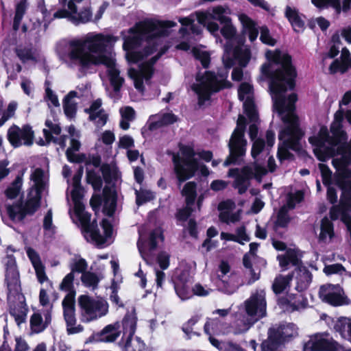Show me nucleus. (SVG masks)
Segmentation results:
<instances>
[{"mask_svg":"<svg viewBox=\"0 0 351 351\" xmlns=\"http://www.w3.org/2000/svg\"><path fill=\"white\" fill-rule=\"evenodd\" d=\"M266 56L271 63L263 64L262 71L272 77L270 88L273 94L274 106L284 123V127L278 135L280 143L278 146V157L282 160L291 156L288 149L299 150V141L302 136L298 117L294 112L297 95L291 93L287 98L284 96L288 88H294L296 72L291 64V56L288 54L277 51H268Z\"/></svg>","mask_w":351,"mask_h":351,"instance_id":"f257e3e1","label":"nucleus"},{"mask_svg":"<svg viewBox=\"0 0 351 351\" xmlns=\"http://www.w3.org/2000/svg\"><path fill=\"white\" fill-rule=\"evenodd\" d=\"M171 21H145L131 28L128 36H124L123 49L130 63H140L137 69L130 68L128 75L139 91L144 90V82L148 83L154 73L153 66L165 53L167 47H158L161 36L169 34L168 28L175 27Z\"/></svg>","mask_w":351,"mask_h":351,"instance_id":"f03ea898","label":"nucleus"},{"mask_svg":"<svg viewBox=\"0 0 351 351\" xmlns=\"http://www.w3.org/2000/svg\"><path fill=\"white\" fill-rule=\"evenodd\" d=\"M117 40V38L109 34L90 32L82 38L59 40L56 50L59 58L68 67L77 68L82 72L92 66L105 65L114 91L119 92L124 80L119 75L112 54L108 52V49Z\"/></svg>","mask_w":351,"mask_h":351,"instance_id":"7ed1b4c3","label":"nucleus"},{"mask_svg":"<svg viewBox=\"0 0 351 351\" xmlns=\"http://www.w3.org/2000/svg\"><path fill=\"white\" fill-rule=\"evenodd\" d=\"M31 186L24 205L15 204L7 206V212L12 221H19L26 215L33 214L40 206L43 193L48 187V175L40 168H36L30 174Z\"/></svg>","mask_w":351,"mask_h":351,"instance_id":"20e7f679","label":"nucleus"},{"mask_svg":"<svg viewBox=\"0 0 351 351\" xmlns=\"http://www.w3.org/2000/svg\"><path fill=\"white\" fill-rule=\"evenodd\" d=\"M179 147L180 152L172 154V160L174 172L180 182L193 177L197 170L202 176L209 174L207 167L197 160V154L191 146L180 145Z\"/></svg>","mask_w":351,"mask_h":351,"instance_id":"39448f33","label":"nucleus"},{"mask_svg":"<svg viewBox=\"0 0 351 351\" xmlns=\"http://www.w3.org/2000/svg\"><path fill=\"white\" fill-rule=\"evenodd\" d=\"M298 335V326L291 322L272 325L267 332V339L261 344L262 351H285L287 343Z\"/></svg>","mask_w":351,"mask_h":351,"instance_id":"423d86ee","label":"nucleus"},{"mask_svg":"<svg viewBox=\"0 0 351 351\" xmlns=\"http://www.w3.org/2000/svg\"><path fill=\"white\" fill-rule=\"evenodd\" d=\"M75 214L78 217L85 238L87 241H91L99 246H104L110 244L109 240L112 234V226L107 219H103L101 228L103 234L96 228L93 223H90V214L85 211L84 205L77 204L74 207Z\"/></svg>","mask_w":351,"mask_h":351,"instance_id":"0eeeda50","label":"nucleus"},{"mask_svg":"<svg viewBox=\"0 0 351 351\" xmlns=\"http://www.w3.org/2000/svg\"><path fill=\"white\" fill-rule=\"evenodd\" d=\"M337 186L341 189L342 195L339 204L331 208L330 217L333 220L341 218L346 224L351 239V217L349 215L351 210V173L349 171L343 169L339 171Z\"/></svg>","mask_w":351,"mask_h":351,"instance_id":"6e6552de","label":"nucleus"},{"mask_svg":"<svg viewBox=\"0 0 351 351\" xmlns=\"http://www.w3.org/2000/svg\"><path fill=\"white\" fill-rule=\"evenodd\" d=\"M228 72L223 71L215 75L210 72H205L204 75L199 73L196 77V83L192 86L193 90L198 96V104L202 106L209 100L210 95L226 86Z\"/></svg>","mask_w":351,"mask_h":351,"instance_id":"1a4fd4ad","label":"nucleus"},{"mask_svg":"<svg viewBox=\"0 0 351 351\" xmlns=\"http://www.w3.org/2000/svg\"><path fill=\"white\" fill-rule=\"evenodd\" d=\"M277 259L283 271L287 270L289 265L297 266L292 275L296 280L297 291H302L308 287L312 280V275L306 267L300 265V259L295 250H287L285 254L278 255Z\"/></svg>","mask_w":351,"mask_h":351,"instance_id":"9d476101","label":"nucleus"},{"mask_svg":"<svg viewBox=\"0 0 351 351\" xmlns=\"http://www.w3.org/2000/svg\"><path fill=\"white\" fill-rule=\"evenodd\" d=\"M5 282L8 291V303L11 307H23L24 296L20 293L19 272L16 267L15 258L12 256H8L5 260Z\"/></svg>","mask_w":351,"mask_h":351,"instance_id":"9b49d317","label":"nucleus"},{"mask_svg":"<svg viewBox=\"0 0 351 351\" xmlns=\"http://www.w3.org/2000/svg\"><path fill=\"white\" fill-rule=\"evenodd\" d=\"M245 129V118L240 114L237 120V127L228 143L230 154L223 162L224 166L237 163L241 158L245 154L247 141L244 136Z\"/></svg>","mask_w":351,"mask_h":351,"instance_id":"f8f14e48","label":"nucleus"},{"mask_svg":"<svg viewBox=\"0 0 351 351\" xmlns=\"http://www.w3.org/2000/svg\"><path fill=\"white\" fill-rule=\"evenodd\" d=\"M267 173L266 169L257 161L244 167L239 173L237 169H231L228 171V177L236 176L233 186L238 189L239 194L244 193L250 186V180L255 178L261 180Z\"/></svg>","mask_w":351,"mask_h":351,"instance_id":"ddd939ff","label":"nucleus"},{"mask_svg":"<svg viewBox=\"0 0 351 351\" xmlns=\"http://www.w3.org/2000/svg\"><path fill=\"white\" fill-rule=\"evenodd\" d=\"M92 16L93 14L89 5H86L78 11V6L73 7L72 3H71L67 10H59L53 14V18H66L69 21L76 25L90 22L92 19Z\"/></svg>","mask_w":351,"mask_h":351,"instance_id":"4468645a","label":"nucleus"},{"mask_svg":"<svg viewBox=\"0 0 351 351\" xmlns=\"http://www.w3.org/2000/svg\"><path fill=\"white\" fill-rule=\"evenodd\" d=\"M7 136L14 147L30 146L34 142V132L28 125H25L22 128L13 125L8 129Z\"/></svg>","mask_w":351,"mask_h":351,"instance_id":"2eb2a0df","label":"nucleus"},{"mask_svg":"<svg viewBox=\"0 0 351 351\" xmlns=\"http://www.w3.org/2000/svg\"><path fill=\"white\" fill-rule=\"evenodd\" d=\"M341 349V346L327 333L312 336L304 346V351H340Z\"/></svg>","mask_w":351,"mask_h":351,"instance_id":"dca6fc26","label":"nucleus"},{"mask_svg":"<svg viewBox=\"0 0 351 351\" xmlns=\"http://www.w3.org/2000/svg\"><path fill=\"white\" fill-rule=\"evenodd\" d=\"M138 233V249L141 257L148 263L149 253L156 249L158 241L163 240L162 232L160 228H156L150 233L148 241L146 240L142 230H139Z\"/></svg>","mask_w":351,"mask_h":351,"instance_id":"f3484780","label":"nucleus"},{"mask_svg":"<svg viewBox=\"0 0 351 351\" xmlns=\"http://www.w3.org/2000/svg\"><path fill=\"white\" fill-rule=\"evenodd\" d=\"M174 277V287L178 297L182 300L189 298L191 295V277L189 269L185 266L178 267L175 271Z\"/></svg>","mask_w":351,"mask_h":351,"instance_id":"a211bd4d","label":"nucleus"},{"mask_svg":"<svg viewBox=\"0 0 351 351\" xmlns=\"http://www.w3.org/2000/svg\"><path fill=\"white\" fill-rule=\"evenodd\" d=\"M320 298L332 306H348L350 300L344 295L343 291L339 285H326L320 287Z\"/></svg>","mask_w":351,"mask_h":351,"instance_id":"6ab92c4d","label":"nucleus"},{"mask_svg":"<svg viewBox=\"0 0 351 351\" xmlns=\"http://www.w3.org/2000/svg\"><path fill=\"white\" fill-rule=\"evenodd\" d=\"M239 98L243 101V108L245 114L251 121H256L257 112L254 103V93L252 86L248 83H242L238 90Z\"/></svg>","mask_w":351,"mask_h":351,"instance_id":"aec40b11","label":"nucleus"},{"mask_svg":"<svg viewBox=\"0 0 351 351\" xmlns=\"http://www.w3.org/2000/svg\"><path fill=\"white\" fill-rule=\"evenodd\" d=\"M230 14L231 10L228 6L217 5L206 12H197L195 16L199 23H205L208 20H216L221 24L229 21L230 18L228 16Z\"/></svg>","mask_w":351,"mask_h":351,"instance_id":"412c9836","label":"nucleus"},{"mask_svg":"<svg viewBox=\"0 0 351 351\" xmlns=\"http://www.w3.org/2000/svg\"><path fill=\"white\" fill-rule=\"evenodd\" d=\"M223 25L221 29V33L226 38L227 43L224 46V54L223 56V62L226 69H230L233 66V61L230 58L231 47L234 46L233 38L236 35L237 30L231 23V19L227 23H221Z\"/></svg>","mask_w":351,"mask_h":351,"instance_id":"4be33fe9","label":"nucleus"},{"mask_svg":"<svg viewBox=\"0 0 351 351\" xmlns=\"http://www.w3.org/2000/svg\"><path fill=\"white\" fill-rule=\"evenodd\" d=\"M303 193L300 191L289 195L287 204L282 206L278 211L276 226L282 228L287 226L290 221L287 214L288 210L294 208L295 204L300 203L303 199Z\"/></svg>","mask_w":351,"mask_h":351,"instance_id":"5701e85b","label":"nucleus"},{"mask_svg":"<svg viewBox=\"0 0 351 351\" xmlns=\"http://www.w3.org/2000/svg\"><path fill=\"white\" fill-rule=\"evenodd\" d=\"M45 128L43 129V134L45 139H40L38 141V144L40 145H45L49 144L51 141L60 145L62 148L66 146V136H62L60 138H56L53 136V134L58 135L61 132V128L57 123H54L51 120H46Z\"/></svg>","mask_w":351,"mask_h":351,"instance_id":"b1692460","label":"nucleus"},{"mask_svg":"<svg viewBox=\"0 0 351 351\" xmlns=\"http://www.w3.org/2000/svg\"><path fill=\"white\" fill-rule=\"evenodd\" d=\"M101 106V99H97L91 103L89 108L84 110V112L89 115V120L98 128L104 127L108 119V114Z\"/></svg>","mask_w":351,"mask_h":351,"instance_id":"393cba45","label":"nucleus"},{"mask_svg":"<svg viewBox=\"0 0 351 351\" xmlns=\"http://www.w3.org/2000/svg\"><path fill=\"white\" fill-rule=\"evenodd\" d=\"M266 315V308H241L239 319L244 325L243 331L247 330L254 324Z\"/></svg>","mask_w":351,"mask_h":351,"instance_id":"a878e982","label":"nucleus"},{"mask_svg":"<svg viewBox=\"0 0 351 351\" xmlns=\"http://www.w3.org/2000/svg\"><path fill=\"white\" fill-rule=\"evenodd\" d=\"M235 207V203L230 199L220 202L218 205L219 219L228 224L238 221L239 220V215L234 212Z\"/></svg>","mask_w":351,"mask_h":351,"instance_id":"bb28decb","label":"nucleus"},{"mask_svg":"<svg viewBox=\"0 0 351 351\" xmlns=\"http://www.w3.org/2000/svg\"><path fill=\"white\" fill-rule=\"evenodd\" d=\"M266 138H267V145L262 138L256 139L252 145L251 154L254 159H255V162H258L256 160V157L261 154H268V150L269 148L272 147L274 142H275V134L271 130H267L266 133ZM260 164L259 162H258Z\"/></svg>","mask_w":351,"mask_h":351,"instance_id":"cd10ccee","label":"nucleus"},{"mask_svg":"<svg viewBox=\"0 0 351 351\" xmlns=\"http://www.w3.org/2000/svg\"><path fill=\"white\" fill-rule=\"evenodd\" d=\"M43 315L40 313H34L30 319L31 328L34 332L39 333L44 330L45 328L51 323V315L49 311H45Z\"/></svg>","mask_w":351,"mask_h":351,"instance_id":"c85d7f7f","label":"nucleus"},{"mask_svg":"<svg viewBox=\"0 0 351 351\" xmlns=\"http://www.w3.org/2000/svg\"><path fill=\"white\" fill-rule=\"evenodd\" d=\"M15 53L23 62H36L40 58L39 51L32 45H19L15 49Z\"/></svg>","mask_w":351,"mask_h":351,"instance_id":"c756f323","label":"nucleus"},{"mask_svg":"<svg viewBox=\"0 0 351 351\" xmlns=\"http://www.w3.org/2000/svg\"><path fill=\"white\" fill-rule=\"evenodd\" d=\"M219 269L221 274H219L218 277L221 279L222 283L221 285H219L220 289L227 294L234 293L238 289V285L234 283V278L231 277L230 282H226L225 280L222 279L230 271L229 265L226 262L222 261L219 266Z\"/></svg>","mask_w":351,"mask_h":351,"instance_id":"7c9ffc66","label":"nucleus"},{"mask_svg":"<svg viewBox=\"0 0 351 351\" xmlns=\"http://www.w3.org/2000/svg\"><path fill=\"white\" fill-rule=\"evenodd\" d=\"M250 58V51L246 46L242 45L235 47L233 46L231 47L230 58L233 61V64H234V60H237L241 66H245Z\"/></svg>","mask_w":351,"mask_h":351,"instance_id":"2f4dec72","label":"nucleus"},{"mask_svg":"<svg viewBox=\"0 0 351 351\" xmlns=\"http://www.w3.org/2000/svg\"><path fill=\"white\" fill-rule=\"evenodd\" d=\"M176 120V117L172 113L153 115L150 117L149 128L154 130L164 125L173 123Z\"/></svg>","mask_w":351,"mask_h":351,"instance_id":"473e14b6","label":"nucleus"},{"mask_svg":"<svg viewBox=\"0 0 351 351\" xmlns=\"http://www.w3.org/2000/svg\"><path fill=\"white\" fill-rule=\"evenodd\" d=\"M120 324L118 322L106 326L100 332V340L104 342H114L121 335Z\"/></svg>","mask_w":351,"mask_h":351,"instance_id":"72a5a7b5","label":"nucleus"},{"mask_svg":"<svg viewBox=\"0 0 351 351\" xmlns=\"http://www.w3.org/2000/svg\"><path fill=\"white\" fill-rule=\"evenodd\" d=\"M64 317L66 323V330L69 335L77 334L83 330L81 325L75 326L76 317L75 308H64Z\"/></svg>","mask_w":351,"mask_h":351,"instance_id":"f704fd0d","label":"nucleus"},{"mask_svg":"<svg viewBox=\"0 0 351 351\" xmlns=\"http://www.w3.org/2000/svg\"><path fill=\"white\" fill-rule=\"evenodd\" d=\"M80 319L83 322L97 320L108 313V308H80Z\"/></svg>","mask_w":351,"mask_h":351,"instance_id":"c9c22d12","label":"nucleus"},{"mask_svg":"<svg viewBox=\"0 0 351 351\" xmlns=\"http://www.w3.org/2000/svg\"><path fill=\"white\" fill-rule=\"evenodd\" d=\"M82 176V170L80 169L79 171L75 173L73 178V189L71 191V197L74 203V207H76L77 204H83L81 202L82 197L83 190L80 186V181Z\"/></svg>","mask_w":351,"mask_h":351,"instance_id":"e433bc0d","label":"nucleus"},{"mask_svg":"<svg viewBox=\"0 0 351 351\" xmlns=\"http://www.w3.org/2000/svg\"><path fill=\"white\" fill-rule=\"evenodd\" d=\"M285 16L295 31L300 32L303 29L304 23L301 19L298 10L295 8L287 5L285 8Z\"/></svg>","mask_w":351,"mask_h":351,"instance_id":"4c0bfd02","label":"nucleus"},{"mask_svg":"<svg viewBox=\"0 0 351 351\" xmlns=\"http://www.w3.org/2000/svg\"><path fill=\"white\" fill-rule=\"evenodd\" d=\"M335 330L345 339L351 342V319L341 317L335 324Z\"/></svg>","mask_w":351,"mask_h":351,"instance_id":"58836bf2","label":"nucleus"},{"mask_svg":"<svg viewBox=\"0 0 351 351\" xmlns=\"http://www.w3.org/2000/svg\"><path fill=\"white\" fill-rule=\"evenodd\" d=\"M104 212L108 216H112L115 210L117 199L114 192L105 188L104 189Z\"/></svg>","mask_w":351,"mask_h":351,"instance_id":"ea45409f","label":"nucleus"},{"mask_svg":"<svg viewBox=\"0 0 351 351\" xmlns=\"http://www.w3.org/2000/svg\"><path fill=\"white\" fill-rule=\"evenodd\" d=\"M137 317L134 310L128 313L123 319V336L134 335L136 326Z\"/></svg>","mask_w":351,"mask_h":351,"instance_id":"a19ab883","label":"nucleus"},{"mask_svg":"<svg viewBox=\"0 0 351 351\" xmlns=\"http://www.w3.org/2000/svg\"><path fill=\"white\" fill-rule=\"evenodd\" d=\"M239 19L248 34L250 41L253 42L255 40L258 36V31L254 22L244 14H239Z\"/></svg>","mask_w":351,"mask_h":351,"instance_id":"79ce46f5","label":"nucleus"},{"mask_svg":"<svg viewBox=\"0 0 351 351\" xmlns=\"http://www.w3.org/2000/svg\"><path fill=\"white\" fill-rule=\"evenodd\" d=\"M265 292L256 291L245 301V307H266Z\"/></svg>","mask_w":351,"mask_h":351,"instance_id":"37998d69","label":"nucleus"},{"mask_svg":"<svg viewBox=\"0 0 351 351\" xmlns=\"http://www.w3.org/2000/svg\"><path fill=\"white\" fill-rule=\"evenodd\" d=\"M123 337L125 338V351H142L144 349L145 344L139 337L130 335Z\"/></svg>","mask_w":351,"mask_h":351,"instance_id":"c03bdc74","label":"nucleus"},{"mask_svg":"<svg viewBox=\"0 0 351 351\" xmlns=\"http://www.w3.org/2000/svg\"><path fill=\"white\" fill-rule=\"evenodd\" d=\"M121 120L120 121V127L126 130L130 128V122L134 119L135 111L130 106H125L119 110Z\"/></svg>","mask_w":351,"mask_h":351,"instance_id":"a18cd8bd","label":"nucleus"},{"mask_svg":"<svg viewBox=\"0 0 351 351\" xmlns=\"http://www.w3.org/2000/svg\"><path fill=\"white\" fill-rule=\"evenodd\" d=\"M293 276L278 275L276 277L272 285V289L275 293L278 294L284 291L290 285Z\"/></svg>","mask_w":351,"mask_h":351,"instance_id":"49530a36","label":"nucleus"},{"mask_svg":"<svg viewBox=\"0 0 351 351\" xmlns=\"http://www.w3.org/2000/svg\"><path fill=\"white\" fill-rule=\"evenodd\" d=\"M44 99L47 102L49 108L52 107H59L60 101L56 93L51 88V84L49 81L45 82V96Z\"/></svg>","mask_w":351,"mask_h":351,"instance_id":"de8ad7c7","label":"nucleus"},{"mask_svg":"<svg viewBox=\"0 0 351 351\" xmlns=\"http://www.w3.org/2000/svg\"><path fill=\"white\" fill-rule=\"evenodd\" d=\"M209 341L219 351H245L239 345L231 341L221 342L213 337H209Z\"/></svg>","mask_w":351,"mask_h":351,"instance_id":"09e8293b","label":"nucleus"},{"mask_svg":"<svg viewBox=\"0 0 351 351\" xmlns=\"http://www.w3.org/2000/svg\"><path fill=\"white\" fill-rule=\"evenodd\" d=\"M23 186V175L17 176L15 180L5 191V196L9 199L16 198L21 192Z\"/></svg>","mask_w":351,"mask_h":351,"instance_id":"8fccbe9b","label":"nucleus"},{"mask_svg":"<svg viewBox=\"0 0 351 351\" xmlns=\"http://www.w3.org/2000/svg\"><path fill=\"white\" fill-rule=\"evenodd\" d=\"M68 94L69 97H72L73 99H88L91 95L90 85L88 83L80 84L75 90H71Z\"/></svg>","mask_w":351,"mask_h":351,"instance_id":"3c124183","label":"nucleus"},{"mask_svg":"<svg viewBox=\"0 0 351 351\" xmlns=\"http://www.w3.org/2000/svg\"><path fill=\"white\" fill-rule=\"evenodd\" d=\"M72 97L67 94L62 101L63 109L65 115L69 119H73L75 117L77 112V103Z\"/></svg>","mask_w":351,"mask_h":351,"instance_id":"603ef678","label":"nucleus"},{"mask_svg":"<svg viewBox=\"0 0 351 351\" xmlns=\"http://www.w3.org/2000/svg\"><path fill=\"white\" fill-rule=\"evenodd\" d=\"M27 8L26 0H21L16 5L15 15L13 22V29L18 30L21 25V20L25 14Z\"/></svg>","mask_w":351,"mask_h":351,"instance_id":"864d4df0","label":"nucleus"},{"mask_svg":"<svg viewBox=\"0 0 351 351\" xmlns=\"http://www.w3.org/2000/svg\"><path fill=\"white\" fill-rule=\"evenodd\" d=\"M69 267L71 270V272H73V274L75 272L83 274L86 272V270L88 267V263L86 261L80 256L75 255L70 261Z\"/></svg>","mask_w":351,"mask_h":351,"instance_id":"5fc2aeb1","label":"nucleus"},{"mask_svg":"<svg viewBox=\"0 0 351 351\" xmlns=\"http://www.w3.org/2000/svg\"><path fill=\"white\" fill-rule=\"evenodd\" d=\"M333 226L332 222L328 218H324L321 223V232L319 239L323 241L330 240L333 237Z\"/></svg>","mask_w":351,"mask_h":351,"instance_id":"6e6d98bb","label":"nucleus"},{"mask_svg":"<svg viewBox=\"0 0 351 351\" xmlns=\"http://www.w3.org/2000/svg\"><path fill=\"white\" fill-rule=\"evenodd\" d=\"M182 194L186 198L187 204H193L196 197V184L194 182H187L182 191Z\"/></svg>","mask_w":351,"mask_h":351,"instance_id":"4d7b16f0","label":"nucleus"},{"mask_svg":"<svg viewBox=\"0 0 351 351\" xmlns=\"http://www.w3.org/2000/svg\"><path fill=\"white\" fill-rule=\"evenodd\" d=\"M81 280L85 287L94 290L98 286L99 278L93 272L86 271L82 274Z\"/></svg>","mask_w":351,"mask_h":351,"instance_id":"13d9d810","label":"nucleus"},{"mask_svg":"<svg viewBox=\"0 0 351 351\" xmlns=\"http://www.w3.org/2000/svg\"><path fill=\"white\" fill-rule=\"evenodd\" d=\"M80 147V142L75 139L74 138H72L71 139V145L70 147L66 149V155L67 157V159L71 162H81V158L78 155H76L74 154V152L78 151Z\"/></svg>","mask_w":351,"mask_h":351,"instance_id":"bf43d9fd","label":"nucleus"},{"mask_svg":"<svg viewBox=\"0 0 351 351\" xmlns=\"http://www.w3.org/2000/svg\"><path fill=\"white\" fill-rule=\"evenodd\" d=\"M312 3L319 9H324L329 6L335 9L337 13L341 10L339 0H311Z\"/></svg>","mask_w":351,"mask_h":351,"instance_id":"052dcab7","label":"nucleus"},{"mask_svg":"<svg viewBox=\"0 0 351 351\" xmlns=\"http://www.w3.org/2000/svg\"><path fill=\"white\" fill-rule=\"evenodd\" d=\"M254 258L252 254H245L243 258V265L245 268L249 269L250 275L251 276V278L249 280V284L254 282L256 280L259 279V274L256 273L254 270L252 269V260Z\"/></svg>","mask_w":351,"mask_h":351,"instance_id":"680f3d73","label":"nucleus"},{"mask_svg":"<svg viewBox=\"0 0 351 351\" xmlns=\"http://www.w3.org/2000/svg\"><path fill=\"white\" fill-rule=\"evenodd\" d=\"M86 170L87 182L91 184L95 189H100L102 185V180L100 176L88 167H86Z\"/></svg>","mask_w":351,"mask_h":351,"instance_id":"e2e57ef3","label":"nucleus"},{"mask_svg":"<svg viewBox=\"0 0 351 351\" xmlns=\"http://www.w3.org/2000/svg\"><path fill=\"white\" fill-rule=\"evenodd\" d=\"M74 278L73 272H70L66 275L60 285V289L64 292L75 290L73 286Z\"/></svg>","mask_w":351,"mask_h":351,"instance_id":"0e129e2a","label":"nucleus"},{"mask_svg":"<svg viewBox=\"0 0 351 351\" xmlns=\"http://www.w3.org/2000/svg\"><path fill=\"white\" fill-rule=\"evenodd\" d=\"M136 204L140 206L146 202H148L154 198L153 193L147 190H136L135 191Z\"/></svg>","mask_w":351,"mask_h":351,"instance_id":"69168bd1","label":"nucleus"},{"mask_svg":"<svg viewBox=\"0 0 351 351\" xmlns=\"http://www.w3.org/2000/svg\"><path fill=\"white\" fill-rule=\"evenodd\" d=\"M16 108L17 104L16 102L9 104L7 109L4 111L0 119V126H2L8 120L14 115Z\"/></svg>","mask_w":351,"mask_h":351,"instance_id":"338daca9","label":"nucleus"},{"mask_svg":"<svg viewBox=\"0 0 351 351\" xmlns=\"http://www.w3.org/2000/svg\"><path fill=\"white\" fill-rule=\"evenodd\" d=\"M350 67H351V66H348L347 64H345V62L335 60L330 65L329 71L330 73H335L338 71L344 73Z\"/></svg>","mask_w":351,"mask_h":351,"instance_id":"774afa93","label":"nucleus"}]
</instances>
